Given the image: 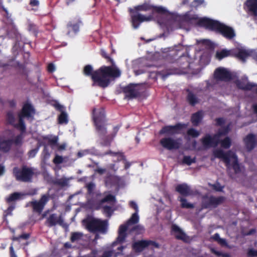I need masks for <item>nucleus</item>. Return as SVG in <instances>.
<instances>
[{"instance_id":"4","label":"nucleus","mask_w":257,"mask_h":257,"mask_svg":"<svg viewBox=\"0 0 257 257\" xmlns=\"http://www.w3.org/2000/svg\"><path fill=\"white\" fill-rule=\"evenodd\" d=\"M229 131L230 125L228 124L219 129L217 133L213 136H211L209 134H206L201 139V142L206 148L215 147L219 144L220 138L227 135Z\"/></svg>"},{"instance_id":"6","label":"nucleus","mask_w":257,"mask_h":257,"mask_svg":"<svg viewBox=\"0 0 257 257\" xmlns=\"http://www.w3.org/2000/svg\"><path fill=\"white\" fill-rule=\"evenodd\" d=\"M86 228L91 232H99L105 233L107 231V220H101L94 218H86L83 220Z\"/></svg>"},{"instance_id":"47","label":"nucleus","mask_w":257,"mask_h":257,"mask_svg":"<svg viewBox=\"0 0 257 257\" xmlns=\"http://www.w3.org/2000/svg\"><path fill=\"white\" fill-rule=\"evenodd\" d=\"M7 119L8 122L11 124H14L15 118L13 112L9 111L7 113Z\"/></svg>"},{"instance_id":"24","label":"nucleus","mask_w":257,"mask_h":257,"mask_svg":"<svg viewBox=\"0 0 257 257\" xmlns=\"http://www.w3.org/2000/svg\"><path fill=\"white\" fill-rule=\"evenodd\" d=\"M81 22L78 21L76 23L72 22H69L67 25V28L68 29L67 35H70L71 32L76 34L79 31V27Z\"/></svg>"},{"instance_id":"22","label":"nucleus","mask_w":257,"mask_h":257,"mask_svg":"<svg viewBox=\"0 0 257 257\" xmlns=\"http://www.w3.org/2000/svg\"><path fill=\"white\" fill-rule=\"evenodd\" d=\"M12 139H5L0 137V151L5 153H8L13 145Z\"/></svg>"},{"instance_id":"8","label":"nucleus","mask_w":257,"mask_h":257,"mask_svg":"<svg viewBox=\"0 0 257 257\" xmlns=\"http://www.w3.org/2000/svg\"><path fill=\"white\" fill-rule=\"evenodd\" d=\"M225 200L224 196L215 197L213 195H204L202 198V209H213L222 204Z\"/></svg>"},{"instance_id":"45","label":"nucleus","mask_w":257,"mask_h":257,"mask_svg":"<svg viewBox=\"0 0 257 257\" xmlns=\"http://www.w3.org/2000/svg\"><path fill=\"white\" fill-rule=\"evenodd\" d=\"M113 212V210L109 206L105 205L103 207V212L104 214H106V216L108 217H110Z\"/></svg>"},{"instance_id":"51","label":"nucleus","mask_w":257,"mask_h":257,"mask_svg":"<svg viewBox=\"0 0 257 257\" xmlns=\"http://www.w3.org/2000/svg\"><path fill=\"white\" fill-rule=\"evenodd\" d=\"M53 162L55 164H60L63 163V158L61 156L56 155Z\"/></svg>"},{"instance_id":"25","label":"nucleus","mask_w":257,"mask_h":257,"mask_svg":"<svg viewBox=\"0 0 257 257\" xmlns=\"http://www.w3.org/2000/svg\"><path fill=\"white\" fill-rule=\"evenodd\" d=\"M120 127L121 125L120 124H118L113 127L112 133L108 135L105 142L104 143L106 147H109L110 146L111 142L113 140L114 138L116 136Z\"/></svg>"},{"instance_id":"46","label":"nucleus","mask_w":257,"mask_h":257,"mask_svg":"<svg viewBox=\"0 0 257 257\" xmlns=\"http://www.w3.org/2000/svg\"><path fill=\"white\" fill-rule=\"evenodd\" d=\"M23 139V133L17 135L14 139L13 140V144H14L16 145H21L22 144Z\"/></svg>"},{"instance_id":"36","label":"nucleus","mask_w":257,"mask_h":257,"mask_svg":"<svg viewBox=\"0 0 257 257\" xmlns=\"http://www.w3.org/2000/svg\"><path fill=\"white\" fill-rule=\"evenodd\" d=\"M153 7L148 4L144 3L143 5H139L135 7L134 9L135 11L139 12V11H148L151 10Z\"/></svg>"},{"instance_id":"32","label":"nucleus","mask_w":257,"mask_h":257,"mask_svg":"<svg viewBox=\"0 0 257 257\" xmlns=\"http://www.w3.org/2000/svg\"><path fill=\"white\" fill-rule=\"evenodd\" d=\"M178 200L181 202V207L182 208L192 209L194 207L193 204L188 202L187 199L183 197H179Z\"/></svg>"},{"instance_id":"52","label":"nucleus","mask_w":257,"mask_h":257,"mask_svg":"<svg viewBox=\"0 0 257 257\" xmlns=\"http://www.w3.org/2000/svg\"><path fill=\"white\" fill-rule=\"evenodd\" d=\"M153 10L159 14H165L167 12V10L162 7H154Z\"/></svg>"},{"instance_id":"7","label":"nucleus","mask_w":257,"mask_h":257,"mask_svg":"<svg viewBox=\"0 0 257 257\" xmlns=\"http://www.w3.org/2000/svg\"><path fill=\"white\" fill-rule=\"evenodd\" d=\"M34 172L32 168L23 166L21 168L15 167L13 169V175L16 180L23 182H31Z\"/></svg>"},{"instance_id":"57","label":"nucleus","mask_w":257,"mask_h":257,"mask_svg":"<svg viewBox=\"0 0 257 257\" xmlns=\"http://www.w3.org/2000/svg\"><path fill=\"white\" fill-rule=\"evenodd\" d=\"M247 254L249 257L257 256V250L252 248L249 249L247 251Z\"/></svg>"},{"instance_id":"5","label":"nucleus","mask_w":257,"mask_h":257,"mask_svg":"<svg viewBox=\"0 0 257 257\" xmlns=\"http://www.w3.org/2000/svg\"><path fill=\"white\" fill-rule=\"evenodd\" d=\"M213 155L215 158L221 159L226 164V166H228L230 163V159H234L232 162V168L235 174L239 173L241 172L240 167L238 162L236 155L231 151H228L225 153L221 149H218L213 152Z\"/></svg>"},{"instance_id":"40","label":"nucleus","mask_w":257,"mask_h":257,"mask_svg":"<svg viewBox=\"0 0 257 257\" xmlns=\"http://www.w3.org/2000/svg\"><path fill=\"white\" fill-rule=\"evenodd\" d=\"M196 162V159L195 157L193 158H191L189 156H184L182 163L183 164H186L188 166L191 165L192 163H195Z\"/></svg>"},{"instance_id":"44","label":"nucleus","mask_w":257,"mask_h":257,"mask_svg":"<svg viewBox=\"0 0 257 257\" xmlns=\"http://www.w3.org/2000/svg\"><path fill=\"white\" fill-rule=\"evenodd\" d=\"M187 134L189 136H191L194 138H197L200 135V133L193 128L188 129L187 132Z\"/></svg>"},{"instance_id":"13","label":"nucleus","mask_w":257,"mask_h":257,"mask_svg":"<svg viewBox=\"0 0 257 257\" xmlns=\"http://www.w3.org/2000/svg\"><path fill=\"white\" fill-rule=\"evenodd\" d=\"M137 84L130 83L122 88V91L125 94V97L128 99L137 98L140 95L138 90L136 88Z\"/></svg>"},{"instance_id":"31","label":"nucleus","mask_w":257,"mask_h":257,"mask_svg":"<svg viewBox=\"0 0 257 257\" xmlns=\"http://www.w3.org/2000/svg\"><path fill=\"white\" fill-rule=\"evenodd\" d=\"M23 195V194L19 192L13 193L11 194L8 198H7L6 202L8 203H10L20 200Z\"/></svg>"},{"instance_id":"43","label":"nucleus","mask_w":257,"mask_h":257,"mask_svg":"<svg viewBox=\"0 0 257 257\" xmlns=\"http://www.w3.org/2000/svg\"><path fill=\"white\" fill-rule=\"evenodd\" d=\"M14 205L10 206L4 212L3 218L4 220L8 222L7 217L8 215H12V212L15 208Z\"/></svg>"},{"instance_id":"18","label":"nucleus","mask_w":257,"mask_h":257,"mask_svg":"<svg viewBox=\"0 0 257 257\" xmlns=\"http://www.w3.org/2000/svg\"><path fill=\"white\" fill-rule=\"evenodd\" d=\"M232 57H234L243 63H245L246 59L251 56L252 52H249L245 49L236 48L233 49Z\"/></svg>"},{"instance_id":"26","label":"nucleus","mask_w":257,"mask_h":257,"mask_svg":"<svg viewBox=\"0 0 257 257\" xmlns=\"http://www.w3.org/2000/svg\"><path fill=\"white\" fill-rule=\"evenodd\" d=\"M177 63L179 64L180 68L183 70H186L190 67V63L189 61V58L185 55L180 56L177 60Z\"/></svg>"},{"instance_id":"62","label":"nucleus","mask_w":257,"mask_h":257,"mask_svg":"<svg viewBox=\"0 0 257 257\" xmlns=\"http://www.w3.org/2000/svg\"><path fill=\"white\" fill-rule=\"evenodd\" d=\"M29 4L32 7H38L40 3L38 0H30Z\"/></svg>"},{"instance_id":"41","label":"nucleus","mask_w":257,"mask_h":257,"mask_svg":"<svg viewBox=\"0 0 257 257\" xmlns=\"http://www.w3.org/2000/svg\"><path fill=\"white\" fill-rule=\"evenodd\" d=\"M50 157V153L46 146H44V149L42 153V160L44 163H46Z\"/></svg>"},{"instance_id":"48","label":"nucleus","mask_w":257,"mask_h":257,"mask_svg":"<svg viewBox=\"0 0 257 257\" xmlns=\"http://www.w3.org/2000/svg\"><path fill=\"white\" fill-rule=\"evenodd\" d=\"M126 237V234L118 233V235L117 237L116 238V240L113 243V244H114L116 242L120 243H122L124 241Z\"/></svg>"},{"instance_id":"35","label":"nucleus","mask_w":257,"mask_h":257,"mask_svg":"<svg viewBox=\"0 0 257 257\" xmlns=\"http://www.w3.org/2000/svg\"><path fill=\"white\" fill-rule=\"evenodd\" d=\"M24 118L19 115V123L14 125L15 127L20 130L22 133H25L26 130Z\"/></svg>"},{"instance_id":"56","label":"nucleus","mask_w":257,"mask_h":257,"mask_svg":"<svg viewBox=\"0 0 257 257\" xmlns=\"http://www.w3.org/2000/svg\"><path fill=\"white\" fill-rule=\"evenodd\" d=\"M212 188L216 191H222L223 187L221 186L219 183L212 185Z\"/></svg>"},{"instance_id":"3","label":"nucleus","mask_w":257,"mask_h":257,"mask_svg":"<svg viewBox=\"0 0 257 257\" xmlns=\"http://www.w3.org/2000/svg\"><path fill=\"white\" fill-rule=\"evenodd\" d=\"M92 120L96 133L100 139V144L101 146L106 147L104 143L108 135L107 130V119L104 109L103 108L93 109Z\"/></svg>"},{"instance_id":"30","label":"nucleus","mask_w":257,"mask_h":257,"mask_svg":"<svg viewBox=\"0 0 257 257\" xmlns=\"http://www.w3.org/2000/svg\"><path fill=\"white\" fill-rule=\"evenodd\" d=\"M232 52L233 49L230 50H227L226 49L222 50L220 52H218L216 53V57L219 60H221L223 58L226 57L227 56L232 57Z\"/></svg>"},{"instance_id":"49","label":"nucleus","mask_w":257,"mask_h":257,"mask_svg":"<svg viewBox=\"0 0 257 257\" xmlns=\"http://www.w3.org/2000/svg\"><path fill=\"white\" fill-rule=\"evenodd\" d=\"M205 3L204 0H194L191 4V6L194 8L197 9L198 7Z\"/></svg>"},{"instance_id":"27","label":"nucleus","mask_w":257,"mask_h":257,"mask_svg":"<svg viewBox=\"0 0 257 257\" xmlns=\"http://www.w3.org/2000/svg\"><path fill=\"white\" fill-rule=\"evenodd\" d=\"M203 118L202 111H198L192 114L191 121L194 126H198Z\"/></svg>"},{"instance_id":"28","label":"nucleus","mask_w":257,"mask_h":257,"mask_svg":"<svg viewBox=\"0 0 257 257\" xmlns=\"http://www.w3.org/2000/svg\"><path fill=\"white\" fill-rule=\"evenodd\" d=\"M187 91L188 92V94L186 99L188 103L192 106H195L196 104L198 103L199 100L197 96L189 89H187Z\"/></svg>"},{"instance_id":"63","label":"nucleus","mask_w":257,"mask_h":257,"mask_svg":"<svg viewBox=\"0 0 257 257\" xmlns=\"http://www.w3.org/2000/svg\"><path fill=\"white\" fill-rule=\"evenodd\" d=\"M30 237V233H23L19 235L20 239H23L25 240H27L29 239Z\"/></svg>"},{"instance_id":"34","label":"nucleus","mask_w":257,"mask_h":257,"mask_svg":"<svg viewBox=\"0 0 257 257\" xmlns=\"http://www.w3.org/2000/svg\"><path fill=\"white\" fill-rule=\"evenodd\" d=\"M116 198L115 196L113 195L109 194L108 195H105V196L100 200V204H103L104 203H115L116 202Z\"/></svg>"},{"instance_id":"23","label":"nucleus","mask_w":257,"mask_h":257,"mask_svg":"<svg viewBox=\"0 0 257 257\" xmlns=\"http://www.w3.org/2000/svg\"><path fill=\"white\" fill-rule=\"evenodd\" d=\"M43 140L48 141V145L51 147L56 145L59 151L64 150L66 149V145L65 144H58V138L57 136H54L52 138H50L49 136H44L43 137Z\"/></svg>"},{"instance_id":"54","label":"nucleus","mask_w":257,"mask_h":257,"mask_svg":"<svg viewBox=\"0 0 257 257\" xmlns=\"http://www.w3.org/2000/svg\"><path fill=\"white\" fill-rule=\"evenodd\" d=\"M39 150V147L30 150L28 153V155L30 158H34Z\"/></svg>"},{"instance_id":"12","label":"nucleus","mask_w":257,"mask_h":257,"mask_svg":"<svg viewBox=\"0 0 257 257\" xmlns=\"http://www.w3.org/2000/svg\"><path fill=\"white\" fill-rule=\"evenodd\" d=\"M160 145L168 150H177L180 147V143L170 137L164 138L160 141Z\"/></svg>"},{"instance_id":"1","label":"nucleus","mask_w":257,"mask_h":257,"mask_svg":"<svg viewBox=\"0 0 257 257\" xmlns=\"http://www.w3.org/2000/svg\"><path fill=\"white\" fill-rule=\"evenodd\" d=\"M101 55L107 59L112 66L103 65L94 70L91 65L87 64L84 67L82 72L85 76L91 78L92 82V86H97L104 89L109 85L111 79L119 77L121 72L118 68L114 66L115 64L113 59L105 51L101 52Z\"/></svg>"},{"instance_id":"38","label":"nucleus","mask_w":257,"mask_h":257,"mask_svg":"<svg viewBox=\"0 0 257 257\" xmlns=\"http://www.w3.org/2000/svg\"><path fill=\"white\" fill-rule=\"evenodd\" d=\"M138 213V212H135L132 214L131 218L126 222L127 225L135 224L139 222V217Z\"/></svg>"},{"instance_id":"53","label":"nucleus","mask_w":257,"mask_h":257,"mask_svg":"<svg viewBox=\"0 0 257 257\" xmlns=\"http://www.w3.org/2000/svg\"><path fill=\"white\" fill-rule=\"evenodd\" d=\"M146 242L147 243V247L149 245H152L156 248H159L160 247V245L159 244V243L156 242L155 241L146 240Z\"/></svg>"},{"instance_id":"37","label":"nucleus","mask_w":257,"mask_h":257,"mask_svg":"<svg viewBox=\"0 0 257 257\" xmlns=\"http://www.w3.org/2000/svg\"><path fill=\"white\" fill-rule=\"evenodd\" d=\"M219 144L224 149H229L231 145V140L228 137H225L224 139L220 140Z\"/></svg>"},{"instance_id":"39","label":"nucleus","mask_w":257,"mask_h":257,"mask_svg":"<svg viewBox=\"0 0 257 257\" xmlns=\"http://www.w3.org/2000/svg\"><path fill=\"white\" fill-rule=\"evenodd\" d=\"M58 122L60 124L67 123L68 122V116L67 113L62 111L58 116Z\"/></svg>"},{"instance_id":"55","label":"nucleus","mask_w":257,"mask_h":257,"mask_svg":"<svg viewBox=\"0 0 257 257\" xmlns=\"http://www.w3.org/2000/svg\"><path fill=\"white\" fill-rule=\"evenodd\" d=\"M95 185L92 183H89L87 185V192L89 194L93 193V191Z\"/></svg>"},{"instance_id":"20","label":"nucleus","mask_w":257,"mask_h":257,"mask_svg":"<svg viewBox=\"0 0 257 257\" xmlns=\"http://www.w3.org/2000/svg\"><path fill=\"white\" fill-rule=\"evenodd\" d=\"M63 223V219L61 215L58 216L55 213L51 214L49 215L46 220V224L48 227H52L56 225L57 224L62 225Z\"/></svg>"},{"instance_id":"15","label":"nucleus","mask_w":257,"mask_h":257,"mask_svg":"<svg viewBox=\"0 0 257 257\" xmlns=\"http://www.w3.org/2000/svg\"><path fill=\"white\" fill-rule=\"evenodd\" d=\"M171 233L177 239L182 240L184 242H188L190 241L189 237L176 224L172 225Z\"/></svg>"},{"instance_id":"2","label":"nucleus","mask_w":257,"mask_h":257,"mask_svg":"<svg viewBox=\"0 0 257 257\" xmlns=\"http://www.w3.org/2000/svg\"><path fill=\"white\" fill-rule=\"evenodd\" d=\"M198 24L210 31L221 34L228 40H231L235 36L234 31L231 27L216 20L203 18L198 21Z\"/></svg>"},{"instance_id":"21","label":"nucleus","mask_w":257,"mask_h":257,"mask_svg":"<svg viewBox=\"0 0 257 257\" xmlns=\"http://www.w3.org/2000/svg\"><path fill=\"white\" fill-rule=\"evenodd\" d=\"M175 190L183 197H186L192 194L190 187L186 183L178 184L175 188Z\"/></svg>"},{"instance_id":"17","label":"nucleus","mask_w":257,"mask_h":257,"mask_svg":"<svg viewBox=\"0 0 257 257\" xmlns=\"http://www.w3.org/2000/svg\"><path fill=\"white\" fill-rule=\"evenodd\" d=\"M247 13L253 17V19L257 23V0H246L244 3Z\"/></svg>"},{"instance_id":"50","label":"nucleus","mask_w":257,"mask_h":257,"mask_svg":"<svg viewBox=\"0 0 257 257\" xmlns=\"http://www.w3.org/2000/svg\"><path fill=\"white\" fill-rule=\"evenodd\" d=\"M128 225H127V223L125 224L120 225L119 227L118 233L126 234V232L127 230Z\"/></svg>"},{"instance_id":"14","label":"nucleus","mask_w":257,"mask_h":257,"mask_svg":"<svg viewBox=\"0 0 257 257\" xmlns=\"http://www.w3.org/2000/svg\"><path fill=\"white\" fill-rule=\"evenodd\" d=\"M214 78L217 80L228 81L231 80L230 73L224 68H217L214 73Z\"/></svg>"},{"instance_id":"60","label":"nucleus","mask_w":257,"mask_h":257,"mask_svg":"<svg viewBox=\"0 0 257 257\" xmlns=\"http://www.w3.org/2000/svg\"><path fill=\"white\" fill-rule=\"evenodd\" d=\"M29 30L33 31L35 33H38V29L36 26L33 24H30L29 25Z\"/></svg>"},{"instance_id":"29","label":"nucleus","mask_w":257,"mask_h":257,"mask_svg":"<svg viewBox=\"0 0 257 257\" xmlns=\"http://www.w3.org/2000/svg\"><path fill=\"white\" fill-rule=\"evenodd\" d=\"M147 247L146 240H142L135 242L133 244V248L136 252L142 251L144 248Z\"/></svg>"},{"instance_id":"33","label":"nucleus","mask_w":257,"mask_h":257,"mask_svg":"<svg viewBox=\"0 0 257 257\" xmlns=\"http://www.w3.org/2000/svg\"><path fill=\"white\" fill-rule=\"evenodd\" d=\"M104 155H109L111 156H117L118 157V161H125V157L123 153L122 152H113L109 150L106 152L104 154Z\"/></svg>"},{"instance_id":"64","label":"nucleus","mask_w":257,"mask_h":257,"mask_svg":"<svg viewBox=\"0 0 257 257\" xmlns=\"http://www.w3.org/2000/svg\"><path fill=\"white\" fill-rule=\"evenodd\" d=\"M47 69L48 72L52 73L55 70V66L53 64L50 63L48 66Z\"/></svg>"},{"instance_id":"16","label":"nucleus","mask_w":257,"mask_h":257,"mask_svg":"<svg viewBox=\"0 0 257 257\" xmlns=\"http://www.w3.org/2000/svg\"><path fill=\"white\" fill-rule=\"evenodd\" d=\"M245 149L248 152L253 150L257 145L255 135L250 133L247 135L243 139Z\"/></svg>"},{"instance_id":"42","label":"nucleus","mask_w":257,"mask_h":257,"mask_svg":"<svg viewBox=\"0 0 257 257\" xmlns=\"http://www.w3.org/2000/svg\"><path fill=\"white\" fill-rule=\"evenodd\" d=\"M83 234L80 232H75L71 233L70 240L71 241L74 242L81 239L82 237Z\"/></svg>"},{"instance_id":"59","label":"nucleus","mask_w":257,"mask_h":257,"mask_svg":"<svg viewBox=\"0 0 257 257\" xmlns=\"http://www.w3.org/2000/svg\"><path fill=\"white\" fill-rule=\"evenodd\" d=\"M129 205L131 208H132L135 210V212H139L138 206L135 202H134L133 201H131L130 202Z\"/></svg>"},{"instance_id":"58","label":"nucleus","mask_w":257,"mask_h":257,"mask_svg":"<svg viewBox=\"0 0 257 257\" xmlns=\"http://www.w3.org/2000/svg\"><path fill=\"white\" fill-rule=\"evenodd\" d=\"M216 125L221 126L225 123V119L222 117L216 118L215 119Z\"/></svg>"},{"instance_id":"11","label":"nucleus","mask_w":257,"mask_h":257,"mask_svg":"<svg viewBox=\"0 0 257 257\" xmlns=\"http://www.w3.org/2000/svg\"><path fill=\"white\" fill-rule=\"evenodd\" d=\"M187 126V124L181 123H177L174 125H166L159 131V134L169 135L179 134L181 133V131L186 128Z\"/></svg>"},{"instance_id":"61","label":"nucleus","mask_w":257,"mask_h":257,"mask_svg":"<svg viewBox=\"0 0 257 257\" xmlns=\"http://www.w3.org/2000/svg\"><path fill=\"white\" fill-rule=\"evenodd\" d=\"M10 257H17L12 244L10 247Z\"/></svg>"},{"instance_id":"10","label":"nucleus","mask_w":257,"mask_h":257,"mask_svg":"<svg viewBox=\"0 0 257 257\" xmlns=\"http://www.w3.org/2000/svg\"><path fill=\"white\" fill-rule=\"evenodd\" d=\"M49 200L50 196L48 194H43L38 201L34 200L30 201L29 202L28 204L32 207L34 212L40 214Z\"/></svg>"},{"instance_id":"9","label":"nucleus","mask_w":257,"mask_h":257,"mask_svg":"<svg viewBox=\"0 0 257 257\" xmlns=\"http://www.w3.org/2000/svg\"><path fill=\"white\" fill-rule=\"evenodd\" d=\"M129 12L131 14V22L133 27L135 29H138L142 23L149 22L153 19L152 16H145L142 15L132 9H130Z\"/></svg>"},{"instance_id":"19","label":"nucleus","mask_w":257,"mask_h":257,"mask_svg":"<svg viewBox=\"0 0 257 257\" xmlns=\"http://www.w3.org/2000/svg\"><path fill=\"white\" fill-rule=\"evenodd\" d=\"M35 113V110L32 105L29 103H25L22 107L21 113L19 115L29 118L32 117Z\"/></svg>"}]
</instances>
